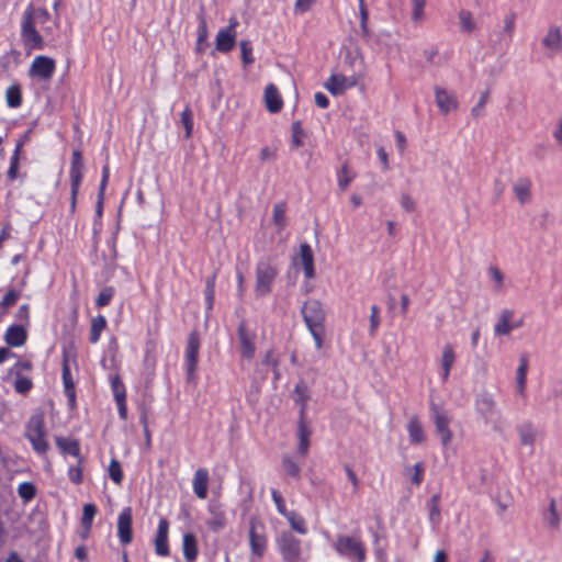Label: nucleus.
<instances>
[{"instance_id":"f257e3e1","label":"nucleus","mask_w":562,"mask_h":562,"mask_svg":"<svg viewBox=\"0 0 562 562\" xmlns=\"http://www.w3.org/2000/svg\"><path fill=\"white\" fill-rule=\"evenodd\" d=\"M301 312L316 348L322 349L325 335V311L322 303L314 299L308 300L302 306Z\"/></svg>"},{"instance_id":"f03ea898","label":"nucleus","mask_w":562,"mask_h":562,"mask_svg":"<svg viewBox=\"0 0 562 562\" xmlns=\"http://www.w3.org/2000/svg\"><path fill=\"white\" fill-rule=\"evenodd\" d=\"M475 411L486 425H491L494 432L503 434L505 431L506 420L491 393L482 392L476 397Z\"/></svg>"},{"instance_id":"7ed1b4c3","label":"nucleus","mask_w":562,"mask_h":562,"mask_svg":"<svg viewBox=\"0 0 562 562\" xmlns=\"http://www.w3.org/2000/svg\"><path fill=\"white\" fill-rule=\"evenodd\" d=\"M516 29V14L514 12L505 15L503 26H497L488 32L487 44L494 53H506Z\"/></svg>"},{"instance_id":"20e7f679","label":"nucleus","mask_w":562,"mask_h":562,"mask_svg":"<svg viewBox=\"0 0 562 562\" xmlns=\"http://www.w3.org/2000/svg\"><path fill=\"white\" fill-rule=\"evenodd\" d=\"M279 274L277 263L270 258H261L256 265L255 293L265 297L272 292L274 281Z\"/></svg>"},{"instance_id":"39448f33","label":"nucleus","mask_w":562,"mask_h":562,"mask_svg":"<svg viewBox=\"0 0 562 562\" xmlns=\"http://www.w3.org/2000/svg\"><path fill=\"white\" fill-rule=\"evenodd\" d=\"M25 435L36 452L41 454L46 453L48 443L46 440L44 414L42 412L31 416L26 424Z\"/></svg>"},{"instance_id":"423d86ee","label":"nucleus","mask_w":562,"mask_h":562,"mask_svg":"<svg viewBox=\"0 0 562 562\" xmlns=\"http://www.w3.org/2000/svg\"><path fill=\"white\" fill-rule=\"evenodd\" d=\"M340 557H345L355 562H364L367 551L360 539L350 536H339L334 546Z\"/></svg>"},{"instance_id":"0eeeda50","label":"nucleus","mask_w":562,"mask_h":562,"mask_svg":"<svg viewBox=\"0 0 562 562\" xmlns=\"http://www.w3.org/2000/svg\"><path fill=\"white\" fill-rule=\"evenodd\" d=\"M248 537L251 554L262 558L267 549V532L265 522L257 516L249 518Z\"/></svg>"},{"instance_id":"6e6552de","label":"nucleus","mask_w":562,"mask_h":562,"mask_svg":"<svg viewBox=\"0 0 562 562\" xmlns=\"http://www.w3.org/2000/svg\"><path fill=\"white\" fill-rule=\"evenodd\" d=\"M200 337L196 330H192L189 334L187 347L184 351V362H186V372H187V381L189 383L195 382L196 368L199 362V351H200Z\"/></svg>"},{"instance_id":"1a4fd4ad","label":"nucleus","mask_w":562,"mask_h":562,"mask_svg":"<svg viewBox=\"0 0 562 562\" xmlns=\"http://www.w3.org/2000/svg\"><path fill=\"white\" fill-rule=\"evenodd\" d=\"M277 544L285 562H299L301 557V540L292 532L283 531L277 538Z\"/></svg>"},{"instance_id":"9d476101","label":"nucleus","mask_w":562,"mask_h":562,"mask_svg":"<svg viewBox=\"0 0 562 562\" xmlns=\"http://www.w3.org/2000/svg\"><path fill=\"white\" fill-rule=\"evenodd\" d=\"M237 336L241 357L247 360H252L256 352L257 334L254 329L249 328L245 319H241L238 324Z\"/></svg>"},{"instance_id":"9b49d317","label":"nucleus","mask_w":562,"mask_h":562,"mask_svg":"<svg viewBox=\"0 0 562 562\" xmlns=\"http://www.w3.org/2000/svg\"><path fill=\"white\" fill-rule=\"evenodd\" d=\"M434 423L436 432L439 436L440 442L443 448H447L452 440V431L450 430V416L442 409L432 407Z\"/></svg>"},{"instance_id":"f8f14e48","label":"nucleus","mask_w":562,"mask_h":562,"mask_svg":"<svg viewBox=\"0 0 562 562\" xmlns=\"http://www.w3.org/2000/svg\"><path fill=\"white\" fill-rule=\"evenodd\" d=\"M238 25V21L235 18L229 20V24L221 29L215 38V48L221 53L231 52L236 42V26Z\"/></svg>"},{"instance_id":"ddd939ff","label":"nucleus","mask_w":562,"mask_h":562,"mask_svg":"<svg viewBox=\"0 0 562 562\" xmlns=\"http://www.w3.org/2000/svg\"><path fill=\"white\" fill-rule=\"evenodd\" d=\"M56 69V63L53 58L44 55L36 56L30 67V75L43 80H49Z\"/></svg>"},{"instance_id":"4468645a","label":"nucleus","mask_w":562,"mask_h":562,"mask_svg":"<svg viewBox=\"0 0 562 562\" xmlns=\"http://www.w3.org/2000/svg\"><path fill=\"white\" fill-rule=\"evenodd\" d=\"M207 528L215 533L222 531L227 525L226 513L223 508V505L217 502H211L207 506Z\"/></svg>"},{"instance_id":"2eb2a0df","label":"nucleus","mask_w":562,"mask_h":562,"mask_svg":"<svg viewBox=\"0 0 562 562\" xmlns=\"http://www.w3.org/2000/svg\"><path fill=\"white\" fill-rule=\"evenodd\" d=\"M133 514L131 507H125L117 518V537L124 546L130 544L133 540Z\"/></svg>"},{"instance_id":"dca6fc26","label":"nucleus","mask_w":562,"mask_h":562,"mask_svg":"<svg viewBox=\"0 0 562 562\" xmlns=\"http://www.w3.org/2000/svg\"><path fill=\"white\" fill-rule=\"evenodd\" d=\"M517 434L519 436L520 445L528 447L530 453H532L535 450L537 437L539 435V431L535 425L531 422L526 420L517 426Z\"/></svg>"},{"instance_id":"f3484780","label":"nucleus","mask_w":562,"mask_h":562,"mask_svg":"<svg viewBox=\"0 0 562 562\" xmlns=\"http://www.w3.org/2000/svg\"><path fill=\"white\" fill-rule=\"evenodd\" d=\"M542 45L552 57L562 52V31L559 26H550L542 40Z\"/></svg>"},{"instance_id":"a211bd4d","label":"nucleus","mask_w":562,"mask_h":562,"mask_svg":"<svg viewBox=\"0 0 562 562\" xmlns=\"http://www.w3.org/2000/svg\"><path fill=\"white\" fill-rule=\"evenodd\" d=\"M356 85L353 78H348L344 75H331L325 82V88L334 95L341 94L346 89Z\"/></svg>"},{"instance_id":"6ab92c4d","label":"nucleus","mask_w":562,"mask_h":562,"mask_svg":"<svg viewBox=\"0 0 562 562\" xmlns=\"http://www.w3.org/2000/svg\"><path fill=\"white\" fill-rule=\"evenodd\" d=\"M168 529L169 524L167 519H161L158 524L157 535L155 540V551L158 555L166 557L169 554L168 546Z\"/></svg>"},{"instance_id":"aec40b11","label":"nucleus","mask_w":562,"mask_h":562,"mask_svg":"<svg viewBox=\"0 0 562 562\" xmlns=\"http://www.w3.org/2000/svg\"><path fill=\"white\" fill-rule=\"evenodd\" d=\"M27 339V331L22 325H11L4 334V341L10 347H21Z\"/></svg>"},{"instance_id":"412c9836","label":"nucleus","mask_w":562,"mask_h":562,"mask_svg":"<svg viewBox=\"0 0 562 562\" xmlns=\"http://www.w3.org/2000/svg\"><path fill=\"white\" fill-rule=\"evenodd\" d=\"M265 102L270 113H278L283 106L282 98L273 83H269L265 89Z\"/></svg>"},{"instance_id":"4be33fe9","label":"nucleus","mask_w":562,"mask_h":562,"mask_svg":"<svg viewBox=\"0 0 562 562\" xmlns=\"http://www.w3.org/2000/svg\"><path fill=\"white\" fill-rule=\"evenodd\" d=\"M435 97L438 108L445 114L449 113L452 110H456L458 106V101L456 97L445 89L436 87Z\"/></svg>"},{"instance_id":"5701e85b","label":"nucleus","mask_w":562,"mask_h":562,"mask_svg":"<svg viewBox=\"0 0 562 562\" xmlns=\"http://www.w3.org/2000/svg\"><path fill=\"white\" fill-rule=\"evenodd\" d=\"M61 376H63L65 395L68 398L69 406L74 407L76 404V391H75V384H74V381L71 378L68 360L66 357L64 358V361H63Z\"/></svg>"},{"instance_id":"b1692460","label":"nucleus","mask_w":562,"mask_h":562,"mask_svg":"<svg viewBox=\"0 0 562 562\" xmlns=\"http://www.w3.org/2000/svg\"><path fill=\"white\" fill-rule=\"evenodd\" d=\"M531 180L527 177L518 178L514 186L513 191L520 204H527L531 201Z\"/></svg>"},{"instance_id":"393cba45","label":"nucleus","mask_w":562,"mask_h":562,"mask_svg":"<svg viewBox=\"0 0 562 562\" xmlns=\"http://www.w3.org/2000/svg\"><path fill=\"white\" fill-rule=\"evenodd\" d=\"M182 552L186 562H195L199 555L198 539L194 533L187 532L182 538Z\"/></svg>"},{"instance_id":"a878e982","label":"nucleus","mask_w":562,"mask_h":562,"mask_svg":"<svg viewBox=\"0 0 562 562\" xmlns=\"http://www.w3.org/2000/svg\"><path fill=\"white\" fill-rule=\"evenodd\" d=\"M312 435V430L305 423V419H299L297 423V453L304 459L310 450V437Z\"/></svg>"},{"instance_id":"bb28decb","label":"nucleus","mask_w":562,"mask_h":562,"mask_svg":"<svg viewBox=\"0 0 562 562\" xmlns=\"http://www.w3.org/2000/svg\"><path fill=\"white\" fill-rule=\"evenodd\" d=\"M209 477V471L204 468L198 469L194 473L193 491L194 494L201 499H204L207 496Z\"/></svg>"},{"instance_id":"cd10ccee","label":"nucleus","mask_w":562,"mask_h":562,"mask_svg":"<svg viewBox=\"0 0 562 562\" xmlns=\"http://www.w3.org/2000/svg\"><path fill=\"white\" fill-rule=\"evenodd\" d=\"M22 35L27 45L32 48L41 49L43 48L44 41L42 35L36 31L34 25L30 20L25 21L22 25Z\"/></svg>"},{"instance_id":"c85d7f7f","label":"nucleus","mask_w":562,"mask_h":562,"mask_svg":"<svg viewBox=\"0 0 562 562\" xmlns=\"http://www.w3.org/2000/svg\"><path fill=\"white\" fill-rule=\"evenodd\" d=\"M300 255L305 278L313 279L315 277L314 256L312 248L307 243L301 245Z\"/></svg>"},{"instance_id":"c756f323","label":"nucleus","mask_w":562,"mask_h":562,"mask_svg":"<svg viewBox=\"0 0 562 562\" xmlns=\"http://www.w3.org/2000/svg\"><path fill=\"white\" fill-rule=\"evenodd\" d=\"M56 445L61 450L63 453L70 454L77 458L78 463L82 464V457L80 454V445L78 440L57 437Z\"/></svg>"},{"instance_id":"7c9ffc66","label":"nucleus","mask_w":562,"mask_h":562,"mask_svg":"<svg viewBox=\"0 0 562 562\" xmlns=\"http://www.w3.org/2000/svg\"><path fill=\"white\" fill-rule=\"evenodd\" d=\"M83 161L82 155L80 150H74L71 157V165L69 170L70 183L81 184L83 178Z\"/></svg>"},{"instance_id":"2f4dec72","label":"nucleus","mask_w":562,"mask_h":562,"mask_svg":"<svg viewBox=\"0 0 562 562\" xmlns=\"http://www.w3.org/2000/svg\"><path fill=\"white\" fill-rule=\"evenodd\" d=\"M528 368V356L521 355L516 370V390L519 395L525 394Z\"/></svg>"},{"instance_id":"473e14b6","label":"nucleus","mask_w":562,"mask_h":562,"mask_svg":"<svg viewBox=\"0 0 562 562\" xmlns=\"http://www.w3.org/2000/svg\"><path fill=\"white\" fill-rule=\"evenodd\" d=\"M514 317V312L512 310H503L498 317L497 323L494 327V333L497 336H506L513 330V325L510 324L512 318Z\"/></svg>"},{"instance_id":"72a5a7b5","label":"nucleus","mask_w":562,"mask_h":562,"mask_svg":"<svg viewBox=\"0 0 562 562\" xmlns=\"http://www.w3.org/2000/svg\"><path fill=\"white\" fill-rule=\"evenodd\" d=\"M294 394H295V402L300 405V416L299 419H305L306 415V406L307 402L310 401V392L307 386L300 382L294 387Z\"/></svg>"},{"instance_id":"f704fd0d","label":"nucleus","mask_w":562,"mask_h":562,"mask_svg":"<svg viewBox=\"0 0 562 562\" xmlns=\"http://www.w3.org/2000/svg\"><path fill=\"white\" fill-rule=\"evenodd\" d=\"M456 361V353L450 344H446L442 348L441 356V369H442V381H447L450 375V370Z\"/></svg>"},{"instance_id":"c9c22d12","label":"nucleus","mask_w":562,"mask_h":562,"mask_svg":"<svg viewBox=\"0 0 562 562\" xmlns=\"http://www.w3.org/2000/svg\"><path fill=\"white\" fill-rule=\"evenodd\" d=\"M543 521L544 524L553 529L558 530L561 525V514L557 509L555 499L551 498L549 503V508L546 513H543Z\"/></svg>"},{"instance_id":"e433bc0d","label":"nucleus","mask_w":562,"mask_h":562,"mask_svg":"<svg viewBox=\"0 0 562 562\" xmlns=\"http://www.w3.org/2000/svg\"><path fill=\"white\" fill-rule=\"evenodd\" d=\"M407 431L412 443H422L425 441L424 429L417 416H413L409 419Z\"/></svg>"},{"instance_id":"4c0bfd02","label":"nucleus","mask_w":562,"mask_h":562,"mask_svg":"<svg viewBox=\"0 0 562 562\" xmlns=\"http://www.w3.org/2000/svg\"><path fill=\"white\" fill-rule=\"evenodd\" d=\"M98 513V508L94 504L89 503L83 506L81 526L83 528L82 538H86L91 530L93 518Z\"/></svg>"},{"instance_id":"58836bf2","label":"nucleus","mask_w":562,"mask_h":562,"mask_svg":"<svg viewBox=\"0 0 562 562\" xmlns=\"http://www.w3.org/2000/svg\"><path fill=\"white\" fill-rule=\"evenodd\" d=\"M109 178H110V168H109V165L105 164L102 168V177H101V182L99 186L98 201H97V205H95V213L98 216L102 215L104 191L108 186Z\"/></svg>"},{"instance_id":"ea45409f","label":"nucleus","mask_w":562,"mask_h":562,"mask_svg":"<svg viewBox=\"0 0 562 562\" xmlns=\"http://www.w3.org/2000/svg\"><path fill=\"white\" fill-rule=\"evenodd\" d=\"M5 102L9 108L16 109L22 104V90L19 83H13L5 91Z\"/></svg>"},{"instance_id":"a19ab883","label":"nucleus","mask_w":562,"mask_h":562,"mask_svg":"<svg viewBox=\"0 0 562 562\" xmlns=\"http://www.w3.org/2000/svg\"><path fill=\"white\" fill-rule=\"evenodd\" d=\"M460 30L464 33H472L476 30V23L473 20V14L469 10H460L459 14Z\"/></svg>"},{"instance_id":"79ce46f5","label":"nucleus","mask_w":562,"mask_h":562,"mask_svg":"<svg viewBox=\"0 0 562 562\" xmlns=\"http://www.w3.org/2000/svg\"><path fill=\"white\" fill-rule=\"evenodd\" d=\"M106 327V319L102 315H98L92 319L89 340L91 344L99 341L102 330Z\"/></svg>"},{"instance_id":"37998d69","label":"nucleus","mask_w":562,"mask_h":562,"mask_svg":"<svg viewBox=\"0 0 562 562\" xmlns=\"http://www.w3.org/2000/svg\"><path fill=\"white\" fill-rule=\"evenodd\" d=\"M429 520L434 527L440 522V495L435 494L428 502Z\"/></svg>"},{"instance_id":"c03bdc74","label":"nucleus","mask_w":562,"mask_h":562,"mask_svg":"<svg viewBox=\"0 0 562 562\" xmlns=\"http://www.w3.org/2000/svg\"><path fill=\"white\" fill-rule=\"evenodd\" d=\"M285 211L286 205L284 202H279L273 206L272 221L279 231H282L286 226Z\"/></svg>"},{"instance_id":"a18cd8bd","label":"nucleus","mask_w":562,"mask_h":562,"mask_svg":"<svg viewBox=\"0 0 562 562\" xmlns=\"http://www.w3.org/2000/svg\"><path fill=\"white\" fill-rule=\"evenodd\" d=\"M426 0H412V21L415 25H420L425 19Z\"/></svg>"},{"instance_id":"49530a36","label":"nucleus","mask_w":562,"mask_h":562,"mask_svg":"<svg viewBox=\"0 0 562 562\" xmlns=\"http://www.w3.org/2000/svg\"><path fill=\"white\" fill-rule=\"evenodd\" d=\"M282 468L286 475L294 477L296 480L300 479L301 465L296 463L292 457L284 456L282 458Z\"/></svg>"},{"instance_id":"de8ad7c7","label":"nucleus","mask_w":562,"mask_h":562,"mask_svg":"<svg viewBox=\"0 0 562 562\" xmlns=\"http://www.w3.org/2000/svg\"><path fill=\"white\" fill-rule=\"evenodd\" d=\"M284 517L288 519L293 530L297 531L301 535L307 533V528L303 517L297 515L295 512H289L288 516Z\"/></svg>"},{"instance_id":"09e8293b","label":"nucleus","mask_w":562,"mask_h":562,"mask_svg":"<svg viewBox=\"0 0 562 562\" xmlns=\"http://www.w3.org/2000/svg\"><path fill=\"white\" fill-rule=\"evenodd\" d=\"M207 25L204 18H201L200 24L198 27V42H196V49L201 53L204 50V47L207 46Z\"/></svg>"},{"instance_id":"8fccbe9b","label":"nucleus","mask_w":562,"mask_h":562,"mask_svg":"<svg viewBox=\"0 0 562 562\" xmlns=\"http://www.w3.org/2000/svg\"><path fill=\"white\" fill-rule=\"evenodd\" d=\"M356 175L349 170L347 164H344L340 171L338 172V187L341 190H346L350 182L355 179Z\"/></svg>"},{"instance_id":"3c124183","label":"nucleus","mask_w":562,"mask_h":562,"mask_svg":"<svg viewBox=\"0 0 562 562\" xmlns=\"http://www.w3.org/2000/svg\"><path fill=\"white\" fill-rule=\"evenodd\" d=\"M110 381H111V389H112V392L114 395V400L115 401L126 400L125 386H124L122 380L120 379V376L117 374L114 376H111Z\"/></svg>"},{"instance_id":"603ef678","label":"nucleus","mask_w":562,"mask_h":562,"mask_svg":"<svg viewBox=\"0 0 562 562\" xmlns=\"http://www.w3.org/2000/svg\"><path fill=\"white\" fill-rule=\"evenodd\" d=\"M424 471L425 467L423 462L415 463L412 468L407 470V474L409 475V480L414 485H419L424 480Z\"/></svg>"},{"instance_id":"864d4df0","label":"nucleus","mask_w":562,"mask_h":562,"mask_svg":"<svg viewBox=\"0 0 562 562\" xmlns=\"http://www.w3.org/2000/svg\"><path fill=\"white\" fill-rule=\"evenodd\" d=\"M181 123L186 131L184 137L189 139L193 132V114L189 106H186L181 113Z\"/></svg>"},{"instance_id":"5fc2aeb1","label":"nucleus","mask_w":562,"mask_h":562,"mask_svg":"<svg viewBox=\"0 0 562 562\" xmlns=\"http://www.w3.org/2000/svg\"><path fill=\"white\" fill-rule=\"evenodd\" d=\"M18 494L24 502H30L35 497L36 487L32 482H23L18 487Z\"/></svg>"},{"instance_id":"6e6d98bb","label":"nucleus","mask_w":562,"mask_h":562,"mask_svg":"<svg viewBox=\"0 0 562 562\" xmlns=\"http://www.w3.org/2000/svg\"><path fill=\"white\" fill-rule=\"evenodd\" d=\"M15 374H16L15 382H14L15 392H18L20 394H26L27 392H30V390L33 386L32 380L27 376L20 374V372H16Z\"/></svg>"},{"instance_id":"4d7b16f0","label":"nucleus","mask_w":562,"mask_h":562,"mask_svg":"<svg viewBox=\"0 0 562 562\" xmlns=\"http://www.w3.org/2000/svg\"><path fill=\"white\" fill-rule=\"evenodd\" d=\"M215 279H216V273H213L211 277H209L206 279V282H205V300H206L209 310H212L213 304H214Z\"/></svg>"},{"instance_id":"13d9d810","label":"nucleus","mask_w":562,"mask_h":562,"mask_svg":"<svg viewBox=\"0 0 562 562\" xmlns=\"http://www.w3.org/2000/svg\"><path fill=\"white\" fill-rule=\"evenodd\" d=\"M21 144H18L15 149H14V153L10 159V166H9V170H8V179L10 181H13L16 179L18 177V171H19V155H20V150H21Z\"/></svg>"},{"instance_id":"bf43d9fd","label":"nucleus","mask_w":562,"mask_h":562,"mask_svg":"<svg viewBox=\"0 0 562 562\" xmlns=\"http://www.w3.org/2000/svg\"><path fill=\"white\" fill-rule=\"evenodd\" d=\"M114 294H115V290H114L113 286H105L99 293V295H98V297L95 300V305L98 307L106 306L111 302V300L113 299Z\"/></svg>"},{"instance_id":"052dcab7","label":"nucleus","mask_w":562,"mask_h":562,"mask_svg":"<svg viewBox=\"0 0 562 562\" xmlns=\"http://www.w3.org/2000/svg\"><path fill=\"white\" fill-rule=\"evenodd\" d=\"M109 476L116 484H121L123 481L122 467H121V463L116 459H112L110 462Z\"/></svg>"},{"instance_id":"680f3d73","label":"nucleus","mask_w":562,"mask_h":562,"mask_svg":"<svg viewBox=\"0 0 562 562\" xmlns=\"http://www.w3.org/2000/svg\"><path fill=\"white\" fill-rule=\"evenodd\" d=\"M292 145L297 148L303 146L304 131L302 127V123L300 121H295L292 123Z\"/></svg>"},{"instance_id":"e2e57ef3","label":"nucleus","mask_w":562,"mask_h":562,"mask_svg":"<svg viewBox=\"0 0 562 562\" xmlns=\"http://www.w3.org/2000/svg\"><path fill=\"white\" fill-rule=\"evenodd\" d=\"M240 52L244 66H249L255 61L252 56L251 43L249 41L240 42Z\"/></svg>"},{"instance_id":"0e129e2a","label":"nucleus","mask_w":562,"mask_h":562,"mask_svg":"<svg viewBox=\"0 0 562 562\" xmlns=\"http://www.w3.org/2000/svg\"><path fill=\"white\" fill-rule=\"evenodd\" d=\"M20 294L16 290L12 289L7 292L0 302L1 311H4L7 307L14 305L19 299Z\"/></svg>"},{"instance_id":"69168bd1","label":"nucleus","mask_w":562,"mask_h":562,"mask_svg":"<svg viewBox=\"0 0 562 562\" xmlns=\"http://www.w3.org/2000/svg\"><path fill=\"white\" fill-rule=\"evenodd\" d=\"M379 307L376 305L371 306V315H370V328L369 334L370 336H374L378 327L380 325V316H379Z\"/></svg>"},{"instance_id":"338daca9","label":"nucleus","mask_w":562,"mask_h":562,"mask_svg":"<svg viewBox=\"0 0 562 562\" xmlns=\"http://www.w3.org/2000/svg\"><path fill=\"white\" fill-rule=\"evenodd\" d=\"M271 496H272V499L277 506V509L278 512L282 515V516H288V509H286V506H285V503H284V499L281 495V493L277 490H271Z\"/></svg>"},{"instance_id":"774afa93","label":"nucleus","mask_w":562,"mask_h":562,"mask_svg":"<svg viewBox=\"0 0 562 562\" xmlns=\"http://www.w3.org/2000/svg\"><path fill=\"white\" fill-rule=\"evenodd\" d=\"M488 273H490L491 278L494 280V282L496 283L495 289L501 290L503 286V282H504V274L501 271V269L497 268L496 266H491L488 268Z\"/></svg>"}]
</instances>
